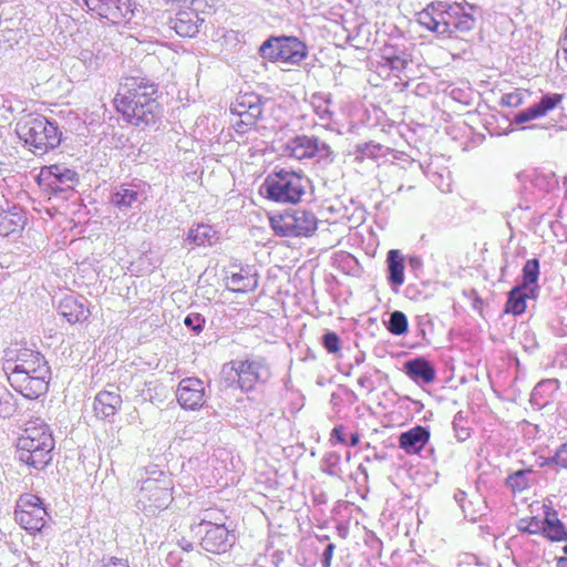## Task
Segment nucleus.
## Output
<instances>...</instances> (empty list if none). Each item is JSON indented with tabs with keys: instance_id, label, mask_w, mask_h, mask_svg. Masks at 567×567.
<instances>
[{
	"instance_id": "nucleus-41",
	"label": "nucleus",
	"mask_w": 567,
	"mask_h": 567,
	"mask_svg": "<svg viewBox=\"0 0 567 567\" xmlns=\"http://www.w3.org/2000/svg\"><path fill=\"white\" fill-rule=\"evenodd\" d=\"M524 99L523 92L516 90L514 92L504 94L501 97V105L509 106V107H518L522 105Z\"/></svg>"
},
{
	"instance_id": "nucleus-5",
	"label": "nucleus",
	"mask_w": 567,
	"mask_h": 567,
	"mask_svg": "<svg viewBox=\"0 0 567 567\" xmlns=\"http://www.w3.org/2000/svg\"><path fill=\"white\" fill-rule=\"evenodd\" d=\"M266 197L281 204H298L306 193V177L302 172L276 169L265 179Z\"/></svg>"
},
{
	"instance_id": "nucleus-24",
	"label": "nucleus",
	"mask_w": 567,
	"mask_h": 567,
	"mask_svg": "<svg viewBox=\"0 0 567 567\" xmlns=\"http://www.w3.org/2000/svg\"><path fill=\"white\" fill-rule=\"evenodd\" d=\"M60 313L69 323L75 324L85 322L91 316V310L76 298L65 297L60 302Z\"/></svg>"
},
{
	"instance_id": "nucleus-54",
	"label": "nucleus",
	"mask_w": 567,
	"mask_h": 567,
	"mask_svg": "<svg viewBox=\"0 0 567 567\" xmlns=\"http://www.w3.org/2000/svg\"><path fill=\"white\" fill-rule=\"evenodd\" d=\"M501 271H502V275H504V274L506 272V266H504V267L501 269Z\"/></svg>"
},
{
	"instance_id": "nucleus-40",
	"label": "nucleus",
	"mask_w": 567,
	"mask_h": 567,
	"mask_svg": "<svg viewBox=\"0 0 567 567\" xmlns=\"http://www.w3.org/2000/svg\"><path fill=\"white\" fill-rule=\"evenodd\" d=\"M184 324L199 334L205 327V318L199 313H192L184 319Z\"/></svg>"
},
{
	"instance_id": "nucleus-28",
	"label": "nucleus",
	"mask_w": 567,
	"mask_h": 567,
	"mask_svg": "<svg viewBox=\"0 0 567 567\" xmlns=\"http://www.w3.org/2000/svg\"><path fill=\"white\" fill-rule=\"evenodd\" d=\"M138 199V193L127 185H121L110 198V203L118 209H130Z\"/></svg>"
},
{
	"instance_id": "nucleus-12",
	"label": "nucleus",
	"mask_w": 567,
	"mask_h": 567,
	"mask_svg": "<svg viewBox=\"0 0 567 567\" xmlns=\"http://www.w3.org/2000/svg\"><path fill=\"white\" fill-rule=\"evenodd\" d=\"M262 361L234 360L229 362V378L245 392L252 391L259 383Z\"/></svg>"
},
{
	"instance_id": "nucleus-27",
	"label": "nucleus",
	"mask_w": 567,
	"mask_h": 567,
	"mask_svg": "<svg viewBox=\"0 0 567 567\" xmlns=\"http://www.w3.org/2000/svg\"><path fill=\"white\" fill-rule=\"evenodd\" d=\"M218 240L217 231L207 224H199L187 233L186 241L192 247L213 246Z\"/></svg>"
},
{
	"instance_id": "nucleus-46",
	"label": "nucleus",
	"mask_w": 567,
	"mask_h": 567,
	"mask_svg": "<svg viewBox=\"0 0 567 567\" xmlns=\"http://www.w3.org/2000/svg\"><path fill=\"white\" fill-rule=\"evenodd\" d=\"M334 549H336V546L334 544L330 543L323 550V559H322V564H323V567H330L331 566V560H332V556H333V553H334Z\"/></svg>"
},
{
	"instance_id": "nucleus-35",
	"label": "nucleus",
	"mask_w": 567,
	"mask_h": 567,
	"mask_svg": "<svg viewBox=\"0 0 567 567\" xmlns=\"http://www.w3.org/2000/svg\"><path fill=\"white\" fill-rule=\"evenodd\" d=\"M388 329L395 336L405 333L408 331L406 316L401 311H394L390 317Z\"/></svg>"
},
{
	"instance_id": "nucleus-23",
	"label": "nucleus",
	"mask_w": 567,
	"mask_h": 567,
	"mask_svg": "<svg viewBox=\"0 0 567 567\" xmlns=\"http://www.w3.org/2000/svg\"><path fill=\"white\" fill-rule=\"evenodd\" d=\"M542 535L550 542L567 540V529L558 518V514L550 507H545V517L542 520Z\"/></svg>"
},
{
	"instance_id": "nucleus-11",
	"label": "nucleus",
	"mask_w": 567,
	"mask_h": 567,
	"mask_svg": "<svg viewBox=\"0 0 567 567\" xmlns=\"http://www.w3.org/2000/svg\"><path fill=\"white\" fill-rule=\"evenodd\" d=\"M199 525L206 526L200 546L208 553L224 554L233 547L237 539L235 530L229 529L220 518H204Z\"/></svg>"
},
{
	"instance_id": "nucleus-44",
	"label": "nucleus",
	"mask_w": 567,
	"mask_h": 567,
	"mask_svg": "<svg viewBox=\"0 0 567 567\" xmlns=\"http://www.w3.org/2000/svg\"><path fill=\"white\" fill-rule=\"evenodd\" d=\"M96 567H130L127 560L118 558L103 559Z\"/></svg>"
},
{
	"instance_id": "nucleus-3",
	"label": "nucleus",
	"mask_w": 567,
	"mask_h": 567,
	"mask_svg": "<svg viewBox=\"0 0 567 567\" xmlns=\"http://www.w3.org/2000/svg\"><path fill=\"white\" fill-rule=\"evenodd\" d=\"M16 132L24 147L37 156L45 155L58 148L63 136L56 122L37 113L20 117Z\"/></svg>"
},
{
	"instance_id": "nucleus-14",
	"label": "nucleus",
	"mask_w": 567,
	"mask_h": 567,
	"mask_svg": "<svg viewBox=\"0 0 567 567\" xmlns=\"http://www.w3.org/2000/svg\"><path fill=\"white\" fill-rule=\"evenodd\" d=\"M76 179V172L62 164L42 167L37 177L40 186L52 192H61L65 187H70Z\"/></svg>"
},
{
	"instance_id": "nucleus-42",
	"label": "nucleus",
	"mask_w": 567,
	"mask_h": 567,
	"mask_svg": "<svg viewBox=\"0 0 567 567\" xmlns=\"http://www.w3.org/2000/svg\"><path fill=\"white\" fill-rule=\"evenodd\" d=\"M466 118H463V124H465L466 126H468V131L471 134H473V136L470 138L466 147H474V146H477L480 144L483 143V141L485 140V135L484 134H481V133H477V134H474L472 131V126L468 124V121H472L474 117H475V114L473 112H466L465 114Z\"/></svg>"
},
{
	"instance_id": "nucleus-26",
	"label": "nucleus",
	"mask_w": 567,
	"mask_h": 567,
	"mask_svg": "<svg viewBox=\"0 0 567 567\" xmlns=\"http://www.w3.org/2000/svg\"><path fill=\"white\" fill-rule=\"evenodd\" d=\"M406 374L415 382H422L424 384L432 383L435 380V370L423 358L410 360L405 363Z\"/></svg>"
},
{
	"instance_id": "nucleus-30",
	"label": "nucleus",
	"mask_w": 567,
	"mask_h": 567,
	"mask_svg": "<svg viewBox=\"0 0 567 567\" xmlns=\"http://www.w3.org/2000/svg\"><path fill=\"white\" fill-rule=\"evenodd\" d=\"M526 296H524V288L520 286L513 287L508 295L505 305V311L511 312L514 316L522 315L526 310Z\"/></svg>"
},
{
	"instance_id": "nucleus-55",
	"label": "nucleus",
	"mask_w": 567,
	"mask_h": 567,
	"mask_svg": "<svg viewBox=\"0 0 567 567\" xmlns=\"http://www.w3.org/2000/svg\"><path fill=\"white\" fill-rule=\"evenodd\" d=\"M564 50V53H565V59L567 61V49H563Z\"/></svg>"
},
{
	"instance_id": "nucleus-31",
	"label": "nucleus",
	"mask_w": 567,
	"mask_h": 567,
	"mask_svg": "<svg viewBox=\"0 0 567 567\" xmlns=\"http://www.w3.org/2000/svg\"><path fill=\"white\" fill-rule=\"evenodd\" d=\"M539 277V260L537 258L528 259L523 267L520 288L537 284Z\"/></svg>"
},
{
	"instance_id": "nucleus-19",
	"label": "nucleus",
	"mask_w": 567,
	"mask_h": 567,
	"mask_svg": "<svg viewBox=\"0 0 567 567\" xmlns=\"http://www.w3.org/2000/svg\"><path fill=\"white\" fill-rule=\"evenodd\" d=\"M122 403L118 390H103L96 394L93 410L99 419L111 421L121 410Z\"/></svg>"
},
{
	"instance_id": "nucleus-1",
	"label": "nucleus",
	"mask_w": 567,
	"mask_h": 567,
	"mask_svg": "<svg viewBox=\"0 0 567 567\" xmlns=\"http://www.w3.org/2000/svg\"><path fill=\"white\" fill-rule=\"evenodd\" d=\"M157 84L146 76H125L118 84L113 106L122 120L135 127H148L162 114Z\"/></svg>"
},
{
	"instance_id": "nucleus-53",
	"label": "nucleus",
	"mask_w": 567,
	"mask_h": 567,
	"mask_svg": "<svg viewBox=\"0 0 567 567\" xmlns=\"http://www.w3.org/2000/svg\"><path fill=\"white\" fill-rule=\"evenodd\" d=\"M561 47H563V49H567V35L564 37V39L561 41Z\"/></svg>"
},
{
	"instance_id": "nucleus-48",
	"label": "nucleus",
	"mask_w": 567,
	"mask_h": 567,
	"mask_svg": "<svg viewBox=\"0 0 567 567\" xmlns=\"http://www.w3.org/2000/svg\"><path fill=\"white\" fill-rule=\"evenodd\" d=\"M539 293V286L538 284H530V286H526L524 288V296H526L527 299L535 300L538 297Z\"/></svg>"
},
{
	"instance_id": "nucleus-38",
	"label": "nucleus",
	"mask_w": 567,
	"mask_h": 567,
	"mask_svg": "<svg viewBox=\"0 0 567 567\" xmlns=\"http://www.w3.org/2000/svg\"><path fill=\"white\" fill-rule=\"evenodd\" d=\"M539 117H542V115L539 114L536 105L534 104V105L529 106L528 109L519 111L518 113H516L514 115L513 123L517 124V125H520V124H524L526 122H529L532 120H536V118H539Z\"/></svg>"
},
{
	"instance_id": "nucleus-9",
	"label": "nucleus",
	"mask_w": 567,
	"mask_h": 567,
	"mask_svg": "<svg viewBox=\"0 0 567 567\" xmlns=\"http://www.w3.org/2000/svg\"><path fill=\"white\" fill-rule=\"evenodd\" d=\"M210 12L212 6L208 0H190L179 8L176 17L171 21L172 28L181 37H195L204 22L205 16Z\"/></svg>"
},
{
	"instance_id": "nucleus-47",
	"label": "nucleus",
	"mask_w": 567,
	"mask_h": 567,
	"mask_svg": "<svg viewBox=\"0 0 567 567\" xmlns=\"http://www.w3.org/2000/svg\"><path fill=\"white\" fill-rule=\"evenodd\" d=\"M333 439L337 441V443L346 444L343 425H337L336 427H333L331 433V440Z\"/></svg>"
},
{
	"instance_id": "nucleus-29",
	"label": "nucleus",
	"mask_w": 567,
	"mask_h": 567,
	"mask_svg": "<svg viewBox=\"0 0 567 567\" xmlns=\"http://www.w3.org/2000/svg\"><path fill=\"white\" fill-rule=\"evenodd\" d=\"M381 56L392 70H404L409 63L406 54L393 44H385L381 50Z\"/></svg>"
},
{
	"instance_id": "nucleus-6",
	"label": "nucleus",
	"mask_w": 567,
	"mask_h": 567,
	"mask_svg": "<svg viewBox=\"0 0 567 567\" xmlns=\"http://www.w3.org/2000/svg\"><path fill=\"white\" fill-rule=\"evenodd\" d=\"M270 227L280 237H310L318 229L317 216L306 209H288L269 217Z\"/></svg>"
},
{
	"instance_id": "nucleus-21",
	"label": "nucleus",
	"mask_w": 567,
	"mask_h": 567,
	"mask_svg": "<svg viewBox=\"0 0 567 567\" xmlns=\"http://www.w3.org/2000/svg\"><path fill=\"white\" fill-rule=\"evenodd\" d=\"M430 440L429 431L421 426H414L399 436V446L408 454H417Z\"/></svg>"
},
{
	"instance_id": "nucleus-32",
	"label": "nucleus",
	"mask_w": 567,
	"mask_h": 567,
	"mask_svg": "<svg viewBox=\"0 0 567 567\" xmlns=\"http://www.w3.org/2000/svg\"><path fill=\"white\" fill-rule=\"evenodd\" d=\"M533 473L532 470H518L511 474L506 478V485L513 491V492H523L526 489L529 485L528 476Z\"/></svg>"
},
{
	"instance_id": "nucleus-45",
	"label": "nucleus",
	"mask_w": 567,
	"mask_h": 567,
	"mask_svg": "<svg viewBox=\"0 0 567 567\" xmlns=\"http://www.w3.org/2000/svg\"><path fill=\"white\" fill-rule=\"evenodd\" d=\"M519 528L520 530L528 534H537L539 532L542 533V520L537 519L536 517H533L526 527Z\"/></svg>"
},
{
	"instance_id": "nucleus-37",
	"label": "nucleus",
	"mask_w": 567,
	"mask_h": 567,
	"mask_svg": "<svg viewBox=\"0 0 567 567\" xmlns=\"http://www.w3.org/2000/svg\"><path fill=\"white\" fill-rule=\"evenodd\" d=\"M543 466L556 465L560 468L567 470V442L561 444L550 457L545 458L542 463Z\"/></svg>"
},
{
	"instance_id": "nucleus-10",
	"label": "nucleus",
	"mask_w": 567,
	"mask_h": 567,
	"mask_svg": "<svg viewBox=\"0 0 567 567\" xmlns=\"http://www.w3.org/2000/svg\"><path fill=\"white\" fill-rule=\"evenodd\" d=\"M47 508L37 495L27 493L17 501L14 517L27 532L31 534L41 532L47 524Z\"/></svg>"
},
{
	"instance_id": "nucleus-18",
	"label": "nucleus",
	"mask_w": 567,
	"mask_h": 567,
	"mask_svg": "<svg viewBox=\"0 0 567 567\" xmlns=\"http://www.w3.org/2000/svg\"><path fill=\"white\" fill-rule=\"evenodd\" d=\"M226 286L236 293L252 292L258 287V275L251 267H235L226 277Z\"/></svg>"
},
{
	"instance_id": "nucleus-39",
	"label": "nucleus",
	"mask_w": 567,
	"mask_h": 567,
	"mask_svg": "<svg viewBox=\"0 0 567 567\" xmlns=\"http://www.w3.org/2000/svg\"><path fill=\"white\" fill-rule=\"evenodd\" d=\"M322 344L329 353H337L341 349V341L336 332H327L322 337Z\"/></svg>"
},
{
	"instance_id": "nucleus-50",
	"label": "nucleus",
	"mask_w": 567,
	"mask_h": 567,
	"mask_svg": "<svg viewBox=\"0 0 567 567\" xmlns=\"http://www.w3.org/2000/svg\"><path fill=\"white\" fill-rule=\"evenodd\" d=\"M565 556L556 559V567H567V545L563 547Z\"/></svg>"
},
{
	"instance_id": "nucleus-15",
	"label": "nucleus",
	"mask_w": 567,
	"mask_h": 567,
	"mask_svg": "<svg viewBox=\"0 0 567 567\" xmlns=\"http://www.w3.org/2000/svg\"><path fill=\"white\" fill-rule=\"evenodd\" d=\"M176 398L185 410H199L206 402L204 382L198 378L183 379L176 391Z\"/></svg>"
},
{
	"instance_id": "nucleus-7",
	"label": "nucleus",
	"mask_w": 567,
	"mask_h": 567,
	"mask_svg": "<svg viewBox=\"0 0 567 567\" xmlns=\"http://www.w3.org/2000/svg\"><path fill=\"white\" fill-rule=\"evenodd\" d=\"M260 52L272 62L299 65L307 58V47L296 37L270 38L262 43Z\"/></svg>"
},
{
	"instance_id": "nucleus-22",
	"label": "nucleus",
	"mask_w": 567,
	"mask_h": 567,
	"mask_svg": "<svg viewBox=\"0 0 567 567\" xmlns=\"http://www.w3.org/2000/svg\"><path fill=\"white\" fill-rule=\"evenodd\" d=\"M443 6L430 4L417 14V22L425 29L439 34L447 33Z\"/></svg>"
},
{
	"instance_id": "nucleus-43",
	"label": "nucleus",
	"mask_w": 567,
	"mask_h": 567,
	"mask_svg": "<svg viewBox=\"0 0 567 567\" xmlns=\"http://www.w3.org/2000/svg\"><path fill=\"white\" fill-rule=\"evenodd\" d=\"M447 23V33H452L461 24V19L453 16L450 11L444 10V20Z\"/></svg>"
},
{
	"instance_id": "nucleus-49",
	"label": "nucleus",
	"mask_w": 567,
	"mask_h": 567,
	"mask_svg": "<svg viewBox=\"0 0 567 567\" xmlns=\"http://www.w3.org/2000/svg\"><path fill=\"white\" fill-rule=\"evenodd\" d=\"M472 295H473V301H472L473 309L478 311L480 315H482L484 302H483L482 298H480L478 296L475 295L474 290H472Z\"/></svg>"
},
{
	"instance_id": "nucleus-2",
	"label": "nucleus",
	"mask_w": 567,
	"mask_h": 567,
	"mask_svg": "<svg viewBox=\"0 0 567 567\" xmlns=\"http://www.w3.org/2000/svg\"><path fill=\"white\" fill-rule=\"evenodd\" d=\"M4 369L10 385L24 398L34 400L48 391L51 371L39 351L27 347L7 351Z\"/></svg>"
},
{
	"instance_id": "nucleus-8",
	"label": "nucleus",
	"mask_w": 567,
	"mask_h": 567,
	"mask_svg": "<svg viewBox=\"0 0 567 567\" xmlns=\"http://www.w3.org/2000/svg\"><path fill=\"white\" fill-rule=\"evenodd\" d=\"M233 127L238 134L250 132L262 115L260 97L255 93H240L230 106Z\"/></svg>"
},
{
	"instance_id": "nucleus-34",
	"label": "nucleus",
	"mask_w": 567,
	"mask_h": 567,
	"mask_svg": "<svg viewBox=\"0 0 567 567\" xmlns=\"http://www.w3.org/2000/svg\"><path fill=\"white\" fill-rule=\"evenodd\" d=\"M17 411V403L12 394L0 386V416L9 417Z\"/></svg>"
},
{
	"instance_id": "nucleus-33",
	"label": "nucleus",
	"mask_w": 567,
	"mask_h": 567,
	"mask_svg": "<svg viewBox=\"0 0 567 567\" xmlns=\"http://www.w3.org/2000/svg\"><path fill=\"white\" fill-rule=\"evenodd\" d=\"M564 99L563 94L547 93L544 94L536 107L542 116H545L549 111L554 110Z\"/></svg>"
},
{
	"instance_id": "nucleus-16",
	"label": "nucleus",
	"mask_w": 567,
	"mask_h": 567,
	"mask_svg": "<svg viewBox=\"0 0 567 567\" xmlns=\"http://www.w3.org/2000/svg\"><path fill=\"white\" fill-rule=\"evenodd\" d=\"M319 152V144L316 137L297 135L287 141L281 147V155L298 161L312 158Z\"/></svg>"
},
{
	"instance_id": "nucleus-52",
	"label": "nucleus",
	"mask_w": 567,
	"mask_h": 567,
	"mask_svg": "<svg viewBox=\"0 0 567 567\" xmlns=\"http://www.w3.org/2000/svg\"><path fill=\"white\" fill-rule=\"evenodd\" d=\"M359 441H360L359 434L358 433H352L351 434V440H350L351 446H357L359 444Z\"/></svg>"
},
{
	"instance_id": "nucleus-17",
	"label": "nucleus",
	"mask_w": 567,
	"mask_h": 567,
	"mask_svg": "<svg viewBox=\"0 0 567 567\" xmlns=\"http://www.w3.org/2000/svg\"><path fill=\"white\" fill-rule=\"evenodd\" d=\"M6 204H8L6 202ZM27 214L17 206L0 204V237H9L11 235H20L27 226Z\"/></svg>"
},
{
	"instance_id": "nucleus-20",
	"label": "nucleus",
	"mask_w": 567,
	"mask_h": 567,
	"mask_svg": "<svg viewBox=\"0 0 567 567\" xmlns=\"http://www.w3.org/2000/svg\"><path fill=\"white\" fill-rule=\"evenodd\" d=\"M143 491H145L148 495L147 498L154 504L156 508L165 507L171 501V484L169 478L155 480L147 478L144 481Z\"/></svg>"
},
{
	"instance_id": "nucleus-51",
	"label": "nucleus",
	"mask_w": 567,
	"mask_h": 567,
	"mask_svg": "<svg viewBox=\"0 0 567 567\" xmlns=\"http://www.w3.org/2000/svg\"><path fill=\"white\" fill-rule=\"evenodd\" d=\"M166 3L175 4V6H184L188 3L190 0H164Z\"/></svg>"
},
{
	"instance_id": "nucleus-4",
	"label": "nucleus",
	"mask_w": 567,
	"mask_h": 567,
	"mask_svg": "<svg viewBox=\"0 0 567 567\" xmlns=\"http://www.w3.org/2000/svg\"><path fill=\"white\" fill-rule=\"evenodd\" d=\"M53 449L54 439L45 424L27 427L17 442L19 460L37 470L50 464Z\"/></svg>"
},
{
	"instance_id": "nucleus-13",
	"label": "nucleus",
	"mask_w": 567,
	"mask_h": 567,
	"mask_svg": "<svg viewBox=\"0 0 567 567\" xmlns=\"http://www.w3.org/2000/svg\"><path fill=\"white\" fill-rule=\"evenodd\" d=\"M86 8L101 19L120 24L133 13L130 0H83Z\"/></svg>"
},
{
	"instance_id": "nucleus-36",
	"label": "nucleus",
	"mask_w": 567,
	"mask_h": 567,
	"mask_svg": "<svg viewBox=\"0 0 567 567\" xmlns=\"http://www.w3.org/2000/svg\"><path fill=\"white\" fill-rule=\"evenodd\" d=\"M482 20V10L477 6H470V12L463 8V31H471L475 29L477 23Z\"/></svg>"
},
{
	"instance_id": "nucleus-25",
	"label": "nucleus",
	"mask_w": 567,
	"mask_h": 567,
	"mask_svg": "<svg viewBox=\"0 0 567 567\" xmlns=\"http://www.w3.org/2000/svg\"><path fill=\"white\" fill-rule=\"evenodd\" d=\"M388 280L393 288H399L404 284L405 258L399 249H391L386 255Z\"/></svg>"
}]
</instances>
